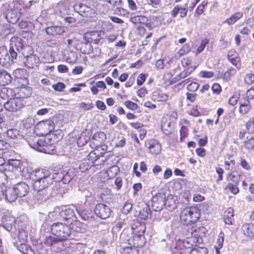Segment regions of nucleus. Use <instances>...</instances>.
<instances>
[{
    "mask_svg": "<svg viewBox=\"0 0 254 254\" xmlns=\"http://www.w3.org/2000/svg\"><path fill=\"white\" fill-rule=\"evenodd\" d=\"M39 3L38 0H30L28 1L22 0L13 1L8 4L5 13V18L9 23L15 24L29 9L37 7Z\"/></svg>",
    "mask_w": 254,
    "mask_h": 254,
    "instance_id": "nucleus-1",
    "label": "nucleus"
},
{
    "mask_svg": "<svg viewBox=\"0 0 254 254\" xmlns=\"http://www.w3.org/2000/svg\"><path fill=\"white\" fill-rule=\"evenodd\" d=\"M30 179L34 190H47L52 184L54 175L47 170L42 169L33 171L30 173Z\"/></svg>",
    "mask_w": 254,
    "mask_h": 254,
    "instance_id": "nucleus-2",
    "label": "nucleus"
},
{
    "mask_svg": "<svg viewBox=\"0 0 254 254\" xmlns=\"http://www.w3.org/2000/svg\"><path fill=\"white\" fill-rule=\"evenodd\" d=\"M51 232L54 235L57 237L56 238H55V242L57 241H64L65 245L63 246L64 249L68 248L74 249L75 247L74 245L71 244L69 246L68 241H66L70 237L71 234V230L68 225L61 222L54 223L51 226Z\"/></svg>",
    "mask_w": 254,
    "mask_h": 254,
    "instance_id": "nucleus-3",
    "label": "nucleus"
},
{
    "mask_svg": "<svg viewBox=\"0 0 254 254\" xmlns=\"http://www.w3.org/2000/svg\"><path fill=\"white\" fill-rule=\"evenodd\" d=\"M28 185L23 182L16 184L11 188H8L5 195V198L9 202L14 201L18 197L26 196L29 192Z\"/></svg>",
    "mask_w": 254,
    "mask_h": 254,
    "instance_id": "nucleus-4",
    "label": "nucleus"
},
{
    "mask_svg": "<svg viewBox=\"0 0 254 254\" xmlns=\"http://www.w3.org/2000/svg\"><path fill=\"white\" fill-rule=\"evenodd\" d=\"M200 216V210L196 207H187L181 212L180 218L185 225H190L196 222Z\"/></svg>",
    "mask_w": 254,
    "mask_h": 254,
    "instance_id": "nucleus-5",
    "label": "nucleus"
},
{
    "mask_svg": "<svg viewBox=\"0 0 254 254\" xmlns=\"http://www.w3.org/2000/svg\"><path fill=\"white\" fill-rule=\"evenodd\" d=\"M17 53L13 48L8 51L4 46H0V64L5 67H9L16 59Z\"/></svg>",
    "mask_w": 254,
    "mask_h": 254,
    "instance_id": "nucleus-6",
    "label": "nucleus"
},
{
    "mask_svg": "<svg viewBox=\"0 0 254 254\" xmlns=\"http://www.w3.org/2000/svg\"><path fill=\"white\" fill-rule=\"evenodd\" d=\"M56 20H58V19L53 6L43 10L40 16L37 18V21L42 24V23L53 22Z\"/></svg>",
    "mask_w": 254,
    "mask_h": 254,
    "instance_id": "nucleus-7",
    "label": "nucleus"
},
{
    "mask_svg": "<svg viewBox=\"0 0 254 254\" xmlns=\"http://www.w3.org/2000/svg\"><path fill=\"white\" fill-rule=\"evenodd\" d=\"M53 6L58 18V17L63 18L69 14L70 9L67 0H62Z\"/></svg>",
    "mask_w": 254,
    "mask_h": 254,
    "instance_id": "nucleus-8",
    "label": "nucleus"
},
{
    "mask_svg": "<svg viewBox=\"0 0 254 254\" xmlns=\"http://www.w3.org/2000/svg\"><path fill=\"white\" fill-rule=\"evenodd\" d=\"M74 10L83 16L92 17L95 16V11L92 7L81 3H76L73 6Z\"/></svg>",
    "mask_w": 254,
    "mask_h": 254,
    "instance_id": "nucleus-9",
    "label": "nucleus"
},
{
    "mask_svg": "<svg viewBox=\"0 0 254 254\" xmlns=\"http://www.w3.org/2000/svg\"><path fill=\"white\" fill-rule=\"evenodd\" d=\"M24 106L22 100L19 98H15L8 100L4 103V109L9 112H16Z\"/></svg>",
    "mask_w": 254,
    "mask_h": 254,
    "instance_id": "nucleus-10",
    "label": "nucleus"
},
{
    "mask_svg": "<svg viewBox=\"0 0 254 254\" xmlns=\"http://www.w3.org/2000/svg\"><path fill=\"white\" fill-rule=\"evenodd\" d=\"M28 144L31 148L39 152L49 153L45 139H37L34 137L32 140L28 141Z\"/></svg>",
    "mask_w": 254,
    "mask_h": 254,
    "instance_id": "nucleus-11",
    "label": "nucleus"
},
{
    "mask_svg": "<svg viewBox=\"0 0 254 254\" xmlns=\"http://www.w3.org/2000/svg\"><path fill=\"white\" fill-rule=\"evenodd\" d=\"M94 211L97 216L103 219L109 217L112 212L110 207L103 203L97 204L95 206Z\"/></svg>",
    "mask_w": 254,
    "mask_h": 254,
    "instance_id": "nucleus-12",
    "label": "nucleus"
},
{
    "mask_svg": "<svg viewBox=\"0 0 254 254\" xmlns=\"http://www.w3.org/2000/svg\"><path fill=\"white\" fill-rule=\"evenodd\" d=\"M54 124L51 121H43L37 124L36 129L39 131V135L44 136L52 131L54 129Z\"/></svg>",
    "mask_w": 254,
    "mask_h": 254,
    "instance_id": "nucleus-13",
    "label": "nucleus"
},
{
    "mask_svg": "<svg viewBox=\"0 0 254 254\" xmlns=\"http://www.w3.org/2000/svg\"><path fill=\"white\" fill-rule=\"evenodd\" d=\"M165 205V194L159 193L152 198V207L154 210L159 211L162 209Z\"/></svg>",
    "mask_w": 254,
    "mask_h": 254,
    "instance_id": "nucleus-14",
    "label": "nucleus"
},
{
    "mask_svg": "<svg viewBox=\"0 0 254 254\" xmlns=\"http://www.w3.org/2000/svg\"><path fill=\"white\" fill-rule=\"evenodd\" d=\"M73 208L64 207L61 209H58V212L59 213L60 217L61 218L66 220H75L76 218L74 209L76 210V208L74 206H73Z\"/></svg>",
    "mask_w": 254,
    "mask_h": 254,
    "instance_id": "nucleus-15",
    "label": "nucleus"
},
{
    "mask_svg": "<svg viewBox=\"0 0 254 254\" xmlns=\"http://www.w3.org/2000/svg\"><path fill=\"white\" fill-rule=\"evenodd\" d=\"M92 6L95 11V15L97 13L105 14L110 10V8L106 3V1L103 0H94Z\"/></svg>",
    "mask_w": 254,
    "mask_h": 254,
    "instance_id": "nucleus-16",
    "label": "nucleus"
},
{
    "mask_svg": "<svg viewBox=\"0 0 254 254\" xmlns=\"http://www.w3.org/2000/svg\"><path fill=\"white\" fill-rule=\"evenodd\" d=\"M145 145L149 150V152L153 155L158 154L161 151V145L156 140H148L145 142Z\"/></svg>",
    "mask_w": 254,
    "mask_h": 254,
    "instance_id": "nucleus-17",
    "label": "nucleus"
},
{
    "mask_svg": "<svg viewBox=\"0 0 254 254\" xmlns=\"http://www.w3.org/2000/svg\"><path fill=\"white\" fill-rule=\"evenodd\" d=\"M128 244L134 248L141 247L146 243V239L144 235L140 234L133 235L131 238L127 239Z\"/></svg>",
    "mask_w": 254,
    "mask_h": 254,
    "instance_id": "nucleus-18",
    "label": "nucleus"
},
{
    "mask_svg": "<svg viewBox=\"0 0 254 254\" xmlns=\"http://www.w3.org/2000/svg\"><path fill=\"white\" fill-rule=\"evenodd\" d=\"M101 31H90L86 33L84 35V40H88L90 43L99 44L102 43L101 37Z\"/></svg>",
    "mask_w": 254,
    "mask_h": 254,
    "instance_id": "nucleus-19",
    "label": "nucleus"
},
{
    "mask_svg": "<svg viewBox=\"0 0 254 254\" xmlns=\"http://www.w3.org/2000/svg\"><path fill=\"white\" fill-rule=\"evenodd\" d=\"M7 183V175L3 172H0V199L5 198L8 189L6 186Z\"/></svg>",
    "mask_w": 254,
    "mask_h": 254,
    "instance_id": "nucleus-20",
    "label": "nucleus"
},
{
    "mask_svg": "<svg viewBox=\"0 0 254 254\" xmlns=\"http://www.w3.org/2000/svg\"><path fill=\"white\" fill-rule=\"evenodd\" d=\"M75 48L83 54H89L91 52H93L91 43L88 40H84V41L78 42Z\"/></svg>",
    "mask_w": 254,
    "mask_h": 254,
    "instance_id": "nucleus-21",
    "label": "nucleus"
},
{
    "mask_svg": "<svg viewBox=\"0 0 254 254\" xmlns=\"http://www.w3.org/2000/svg\"><path fill=\"white\" fill-rule=\"evenodd\" d=\"M65 28L63 26H51L45 29L46 33L51 36H57L62 34L65 31Z\"/></svg>",
    "mask_w": 254,
    "mask_h": 254,
    "instance_id": "nucleus-22",
    "label": "nucleus"
},
{
    "mask_svg": "<svg viewBox=\"0 0 254 254\" xmlns=\"http://www.w3.org/2000/svg\"><path fill=\"white\" fill-rule=\"evenodd\" d=\"M187 8L183 7L180 5H177L175 6L171 12V15L174 18L176 17L179 13L181 17L184 18L187 16Z\"/></svg>",
    "mask_w": 254,
    "mask_h": 254,
    "instance_id": "nucleus-23",
    "label": "nucleus"
},
{
    "mask_svg": "<svg viewBox=\"0 0 254 254\" xmlns=\"http://www.w3.org/2000/svg\"><path fill=\"white\" fill-rule=\"evenodd\" d=\"M25 61L24 64L25 66L28 68H34L35 66H37L39 64V58L35 55H30L25 57Z\"/></svg>",
    "mask_w": 254,
    "mask_h": 254,
    "instance_id": "nucleus-24",
    "label": "nucleus"
},
{
    "mask_svg": "<svg viewBox=\"0 0 254 254\" xmlns=\"http://www.w3.org/2000/svg\"><path fill=\"white\" fill-rule=\"evenodd\" d=\"M49 193L47 190H34V197L38 202H42L46 200L49 196Z\"/></svg>",
    "mask_w": 254,
    "mask_h": 254,
    "instance_id": "nucleus-25",
    "label": "nucleus"
},
{
    "mask_svg": "<svg viewBox=\"0 0 254 254\" xmlns=\"http://www.w3.org/2000/svg\"><path fill=\"white\" fill-rule=\"evenodd\" d=\"M239 112L241 114L245 115L248 113L251 108L250 101L248 99H241L239 101Z\"/></svg>",
    "mask_w": 254,
    "mask_h": 254,
    "instance_id": "nucleus-26",
    "label": "nucleus"
},
{
    "mask_svg": "<svg viewBox=\"0 0 254 254\" xmlns=\"http://www.w3.org/2000/svg\"><path fill=\"white\" fill-rule=\"evenodd\" d=\"M243 16V13L242 12H236L233 13L231 16L226 19L223 22L224 23H227L231 25L235 23L237 21L242 18Z\"/></svg>",
    "mask_w": 254,
    "mask_h": 254,
    "instance_id": "nucleus-27",
    "label": "nucleus"
},
{
    "mask_svg": "<svg viewBox=\"0 0 254 254\" xmlns=\"http://www.w3.org/2000/svg\"><path fill=\"white\" fill-rule=\"evenodd\" d=\"M22 47L21 39L17 37H13L10 41V48H13L14 51L19 52Z\"/></svg>",
    "mask_w": 254,
    "mask_h": 254,
    "instance_id": "nucleus-28",
    "label": "nucleus"
},
{
    "mask_svg": "<svg viewBox=\"0 0 254 254\" xmlns=\"http://www.w3.org/2000/svg\"><path fill=\"white\" fill-rule=\"evenodd\" d=\"M133 235L140 234V235H144V232L146 230V226L143 223H136L132 227Z\"/></svg>",
    "mask_w": 254,
    "mask_h": 254,
    "instance_id": "nucleus-29",
    "label": "nucleus"
},
{
    "mask_svg": "<svg viewBox=\"0 0 254 254\" xmlns=\"http://www.w3.org/2000/svg\"><path fill=\"white\" fill-rule=\"evenodd\" d=\"M244 234L249 237H254V224L246 223L244 224L242 227Z\"/></svg>",
    "mask_w": 254,
    "mask_h": 254,
    "instance_id": "nucleus-30",
    "label": "nucleus"
},
{
    "mask_svg": "<svg viewBox=\"0 0 254 254\" xmlns=\"http://www.w3.org/2000/svg\"><path fill=\"white\" fill-rule=\"evenodd\" d=\"M64 59L69 63H74L77 60V55L73 51H66L64 53Z\"/></svg>",
    "mask_w": 254,
    "mask_h": 254,
    "instance_id": "nucleus-31",
    "label": "nucleus"
},
{
    "mask_svg": "<svg viewBox=\"0 0 254 254\" xmlns=\"http://www.w3.org/2000/svg\"><path fill=\"white\" fill-rule=\"evenodd\" d=\"M224 221L227 224H232L234 221V211L232 208H228L224 212Z\"/></svg>",
    "mask_w": 254,
    "mask_h": 254,
    "instance_id": "nucleus-32",
    "label": "nucleus"
},
{
    "mask_svg": "<svg viewBox=\"0 0 254 254\" xmlns=\"http://www.w3.org/2000/svg\"><path fill=\"white\" fill-rule=\"evenodd\" d=\"M161 128L165 134L169 135L173 130L174 124L171 122L167 121L162 123Z\"/></svg>",
    "mask_w": 254,
    "mask_h": 254,
    "instance_id": "nucleus-33",
    "label": "nucleus"
},
{
    "mask_svg": "<svg viewBox=\"0 0 254 254\" xmlns=\"http://www.w3.org/2000/svg\"><path fill=\"white\" fill-rule=\"evenodd\" d=\"M59 176V180H61L64 184L68 183L72 179V176L69 175V172H62V171L59 172L57 173Z\"/></svg>",
    "mask_w": 254,
    "mask_h": 254,
    "instance_id": "nucleus-34",
    "label": "nucleus"
},
{
    "mask_svg": "<svg viewBox=\"0 0 254 254\" xmlns=\"http://www.w3.org/2000/svg\"><path fill=\"white\" fill-rule=\"evenodd\" d=\"M228 59L231 62L232 64L237 65V64L239 63L240 60L239 54L237 52L234 50H230L228 52Z\"/></svg>",
    "mask_w": 254,
    "mask_h": 254,
    "instance_id": "nucleus-35",
    "label": "nucleus"
},
{
    "mask_svg": "<svg viewBox=\"0 0 254 254\" xmlns=\"http://www.w3.org/2000/svg\"><path fill=\"white\" fill-rule=\"evenodd\" d=\"M76 210L77 211L78 214L81 217L82 219L87 221L89 222H92L94 221V218L93 216L90 213L87 214L85 211H80L78 210L77 209H76Z\"/></svg>",
    "mask_w": 254,
    "mask_h": 254,
    "instance_id": "nucleus-36",
    "label": "nucleus"
},
{
    "mask_svg": "<svg viewBox=\"0 0 254 254\" xmlns=\"http://www.w3.org/2000/svg\"><path fill=\"white\" fill-rule=\"evenodd\" d=\"M152 98L154 100L161 102L166 101L168 99V96L164 93L154 92L152 94Z\"/></svg>",
    "mask_w": 254,
    "mask_h": 254,
    "instance_id": "nucleus-37",
    "label": "nucleus"
},
{
    "mask_svg": "<svg viewBox=\"0 0 254 254\" xmlns=\"http://www.w3.org/2000/svg\"><path fill=\"white\" fill-rule=\"evenodd\" d=\"M15 29L14 27L10 25H6L1 31V35L3 37H6L9 34L14 32Z\"/></svg>",
    "mask_w": 254,
    "mask_h": 254,
    "instance_id": "nucleus-38",
    "label": "nucleus"
},
{
    "mask_svg": "<svg viewBox=\"0 0 254 254\" xmlns=\"http://www.w3.org/2000/svg\"><path fill=\"white\" fill-rule=\"evenodd\" d=\"M150 208L147 205H145L141 209L139 210V216L142 219H147L148 217Z\"/></svg>",
    "mask_w": 254,
    "mask_h": 254,
    "instance_id": "nucleus-39",
    "label": "nucleus"
},
{
    "mask_svg": "<svg viewBox=\"0 0 254 254\" xmlns=\"http://www.w3.org/2000/svg\"><path fill=\"white\" fill-rule=\"evenodd\" d=\"M190 50V48L188 44H185L183 47L177 52L176 56L178 58H180L184 55L188 53Z\"/></svg>",
    "mask_w": 254,
    "mask_h": 254,
    "instance_id": "nucleus-40",
    "label": "nucleus"
},
{
    "mask_svg": "<svg viewBox=\"0 0 254 254\" xmlns=\"http://www.w3.org/2000/svg\"><path fill=\"white\" fill-rule=\"evenodd\" d=\"M28 83L26 82V84H22L20 87H18V88H20V92L23 93L25 96H29L31 93V88L30 87L27 86Z\"/></svg>",
    "mask_w": 254,
    "mask_h": 254,
    "instance_id": "nucleus-41",
    "label": "nucleus"
},
{
    "mask_svg": "<svg viewBox=\"0 0 254 254\" xmlns=\"http://www.w3.org/2000/svg\"><path fill=\"white\" fill-rule=\"evenodd\" d=\"M208 43V40L204 38L201 41L200 45L198 46L195 52L196 55L201 53L204 49L206 45Z\"/></svg>",
    "mask_w": 254,
    "mask_h": 254,
    "instance_id": "nucleus-42",
    "label": "nucleus"
},
{
    "mask_svg": "<svg viewBox=\"0 0 254 254\" xmlns=\"http://www.w3.org/2000/svg\"><path fill=\"white\" fill-rule=\"evenodd\" d=\"M17 248L23 254H28V252L31 251V248L26 245L25 243H20Z\"/></svg>",
    "mask_w": 254,
    "mask_h": 254,
    "instance_id": "nucleus-43",
    "label": "nucleus"
},
{
    "mask_svg": "<svg viewBox=\"0 0 254 254\" xmlns=\"http://www.w3.org/2000/svg\"><path fill=\"white\" fill-rule=\"evenodd\" d=\"M227 179L228 181H232L235 184H238L239 182V176L232 172L229 174Z\"/></svg>",
    "mask_w": 254,
    "mask_h": 254,
    "instance_id": "nucleus-44",
    "label": "nucleus"
},
{
    "mask_svg": "<svg viewBox=\"0 0 254 254\" xmlns=\"http://www.w3.org/2000/svg\"><path fill=\"white\" fill-rule=\"evenodd\" d=\"M237 184H233L229 183L225 187L226 190H228L234 194H236L239 192V189L237 187Z\"/></svg>",
    "mask_w": 254,
    "mask_h": 254,
    "instance_id": "nucleus-45",
    "label": "nucleus"
},
{
    "mask_svg": "<svg viewBox=\"0 0 254 254\" xmlns=\"http://www.w3.org/2000/svg\"><path fill=\"white\" fill-rule=\"evenodd\" d=\"M18 238L20 243H25L27 238V232L24 230H20L18 234Z\"/></svg>",
    "mask_w": 254,
    "mask_h": 254,
    "instance_id": "nucleus-46",
    "label": "nucleus"
},
{
    "mask_svg": "<svg viewBox=\"0 0 254 254\" xmlns=\"http://www.w3.org/2000/svg\"><path fill=\"white\" fill-rule=\"evenodd\" d=\"M244 146L248 150L254 149V137L244 142Z\"/></svg>",
    "mask_w": 254,
    "mask_h": 254,
    "instance_id": "nucleus-47",
    "label": "nucleus"
},
{
    "mask_svg": "<svg viewBox=\"0 0 254 254\" xmlns=\"http://www.w3.org/2000/svg\"><path fill=\"white\" fill-rule=\"evenodd\" d=\"M119 171V168L117 166H113L107 170V173L108 176L113 177L114 176L116 175Z\"/></svg>",
    "mask_w": 254,
    "mask_h": 254,
    "instance_id": "nucleus-48",
    "label": "nucleus"
},
{
    "mask_svg": "<svg viewBox=\"0 0 254 254\" xmlns=\"http://www.w3.org/2000/svg\"><path fill=\"white\" fill-rule=\"evenodd\" d=\"M246 128L249 133L254 132V119H250L249 120L246 124Z\"/></svg>",
    "mask_w": 254,
    "mask_h": 254,
    "instance_id": "nucleus-49",
    "label": "nucleus"
},
{
    "mask_svg": "<svg viewBox=\"0 0 254 254\" xmlns=\"http://www.w3.org/2000/svg\"><path fill=\"white\" fill-rule=\"evenodd\" d=\"M93 138L99 142H102L106 139V134L103 132H98L94 134Z\"/></svg>",
    "mask_w": 254,
    "mask_h": 254,
    "instance_id": "nucleus-50",
    "label": "nucleus"
},
{
    "mask_svg": "<svg viewBox=\"0 0 254 254\" xmlns=\"http://www.w3.org/2000/svg\"><path fill=\"white\" fill-rule=\"evenodd\" d=\"M214 76V73L210 71L202 70L199 73V76L204 78H210Z\"/></svg>",
    "mask_w": 254,
    "mask_h": 254,
    "instance_id": "nucleus-51",
    "label": "nucleus"
},
{
    "mask_svg": "<svg viewBox=\"0 0 254 254\" xmlns=\"http://www.w3.org/2000/svg\"><path fill=\"white\" fill-rule=\"evenodd\" d=\"M224 234L223 233L221 232L219 233L217 239V244H218V246L216 247L217 249L222 248L224 242Z\"/></svg>",
    "mask_w": 254,
    "mask_h": 254,
    "instance_id": "nucleus-52",
    "label": "nucleus"
},
{
    "mask_svg": "<svg viewBox=\"0 0 254 254\" xmlns=\"http://www.w3.org/2000/svg\"><path fill=\"white\" fill-rule=\"evenodd\" d=\"M125 105L129 109L131 110H136L138 108L137 105L131 101H127L125 102Z\"/></svg>",
    "mask_w": 254,
    "mask_h": 254,
    "instance_id": "nucleus-53",
    "label": "nucleus"
},
{
    "mask_svg": "<svg viewBox=\"0 0 254 254\" xmlns=\"http://www.w3.org/2000/svg\"><path fill=\"white\" fill-rule=\"evenodd\" d=\"M198 83L196 82H192L188 85L187 89L190 92H194L198 89Z\"/></svg>",
    "mask_w": 254,
    "mask_h": 254,
    "instance_id": "nucleus-54",
    "label": "nucleus"
},
{
    "mask_svg": "<svg viewBox=\"0 0 254 254\" xmlns=\"http://www.w3.org/2000/svg\"><path fill=\"white\" fill-rule=\"evenodd\" d=\"M180 140H183V138L188 135V129L187 127L183 126L180 129Z\"/></svg>",
    "mask_w": 254,
    "mask_h": 254,
    "instance_id": "nucleus-55",
    "label": "nucleus"
},
{
    "mask_svg": "<svg viewBox=\"0 0 254 254\" xmlns=\"http://www.w3.org/2000/svg\"><path fill=\"white\" fill-rule=\"evenodd\" d=\"M8 164L14 168H19L21 166V162L19 160H9Z\"/></svg>",
    "mask_w": 254,
    "mask_h": 254,
    "instance_id": "nucleus-56",
    "label": "nucleus"
},
{
    "mask_svg": "<svg viewBox=\"0 0 254 254\" xmlns=\"http://www.w3.org/2000/svg\"><path fill=\"white\" fill-rule=\"evenodd\" d=\"M132 207V205L131 203H130V202L126 203L123 208V210H122L123 213L125 214H127V213H128L130 212Z\"/></svg>",
    "mask_w": 254,
    "mask_h": 254,
    "instance_id": "nucleus-57",
    "label": "nucleus"
},
{
    "mask_svg": "<svg viewBox=\"0 0 254 254\" xmlns=\"http://www.w3.org/2000/svg\"><path fill=\"white\" fill-rule=\"evenodd\" d=\"M124 254H137V250L136 248L127 247L124 250Z\"/></svg>",
    "mask_w": 254,
    "mask_h": 254,
    "instance_id": "nucleus-58",
    "label": "nucleus"
},
{
    "mask_svg": "<svg viewBox=\"0 0 254 254\" xmlns=\"http://www.w3.org/2000/svg\"><path fill=\"white\" fill-rule=\"evenodd\" d=\"M93 106H94L92 103L87 104L84 102H82L79 104L80 108L84 110H89L92 109Z\"/></svg>",
    "mask_w": 254,
    "mask_h": 254,
    "instance_id": "nucleus-59",
    "label": "nucleus"
},
{
    "mask_svg": "<svg viewBox=\"0 0 254 254\" xmlns=\"http://www.w3.org/2000/svg\"><path fill=\"white\" fill-rule=\"evenodd\" d=\"M10 78H11V76L7 72L3 70L0 69V79H9Z\"/></svg>",
    "mask_w": 254,
    "mask_h": 254,
    "instance_id": "nucleus-60",
    "label": "nucleus"
},
{
    "mask_svg": "<svg viewBox=\"0 0 254 254\" xmlns=\"http://www.w3.org/2000/svg\"><path fill=\"white\" fill-rule=\"evenodd\" d=\"M64 87V84L62 82H58L56 84L53 85V88L55 90L58 91H62Z\"/></svg>",
    "mask_w": 254,
    "mask_h": 254,
    "instance_id": "nucleus-61",
    "label": "nucleus"
},
{
    "mask_svg": "<svg viewBox=\"0 0 254 254\" xmlns=\"http://www.w3.org/2000/svg\"><path fill=\"white\" fill-rule=\"evenodd\" d=\"M132 188L133 190V194L136 195L137 194L138 191L142 189V185L141 183L134 184Z\"/></svg>",
    "mask_w": 254,
    "mask_h": 254,
    "instance_id": "nucleus-62",
    "label": "nucleus"
},
{
    "mask_svg": "<svg viewBox=\"0 0 254 254\" xmlns=\"http://www.w3.org/2000/svg\"><path fill=\"white\" fill-rule=\"evenodd\" d=\"M246 99H252L254 98V88H251L247 92Z\"/></svg>",
    "mask_w": 254,
    "mask_h": 254,
    "instance_id": "nucleus-63",
    "label": "nucleus"
},
{
    "mask_svg": "<svg viewBox=\"0 0 254 254\" xmlns=\"http://www.w3.org/2000/svg\"><path fill=\"white\" fill-rule=\"evenodd\" d=\"M239 97L238 95L232 96L229 100V103L231 105H235L237 104Z\"/></svg>",
    "mask_w": 254,
    "mask_h": 254,
    "instance_id": "nucleus-64",
    "label": "nucleus"
}]
</instances>
